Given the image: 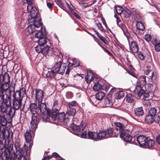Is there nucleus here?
<instances>
[{
    "label": "nucleus",
    "mask_w": 160,
    "mask_h": 160,
    "mask_svg": "<svg viewBox=\"0 0 160 160\" xmlns=\"http://www.w3.org/2000/svg\"><path fill=\"white\" fill-rule=\"evenodd\" d=\"M28 5L27 6V9L28 12L30 13L28 20L38 21L41 22L40 15L38 13V12L36 8L32 7V0H26Z\"/></svg>",
    "instance_id": "obj_1"
},
{
    "label": "nucleus",
    "mask_w": 160,
    "mask_h": 160,
    "mask_svg": "<svg viewBox=\"0 0 160 160\" xmlns=\"http://www.w3.org/2000/svg\"><path fill=\"white\" fill-rule=\"evenodd\" d=\"M112 124L116 127L117 130L119 131L120 137L122 139L127 136V134H129V131L127 129H125V128L127 125V122H114Z\"/></svg>",
    "instance_id": "obj_2"
},
{
    "label": "nucleus",
    "mask_w": 160,
    "mask_h": 160,
    "mask_svg": "<svg viewBox=\"0 0 160 160\" xmlns=\"http://www.w3.org/2000/svg\"><path fill=\"white\" fill-rule=\"evenodd\" d=\"M42 47H39L37 48L36 52L38 53H41L46 57L52 56L53 54L56 55L54 51L55 48L53 49L49 47L48 46L42 48Z\"/></svg>",
    "instance_id": "obj_3"
},
{
    "label": "nucleus",
    "mask_w": 160,
    "mask_h": 160,
    "mask_svg": "<svg viewBox=\"0 0 160 160\" xmlns=\"http://www.w3.org/2000/svg\"><path fill=\"white\" fill-rule=\"evenodd\" d=\"M28 22L30 23L27 28V30L29 33H32L35 31H38L37 28L41 27L42 25L41 22L28 20Z\"/></svg>",
    "instance_id": "obj_4"
},
{
    "label": "nucleus",
    "mask_w": 160,
    "mask_h": 160,
    "mask_svg": "<svg viewBox=\"0 0 160 160\" xmlns=\"http://www.w3.org/2000/svg\"><path fill=\"white\" fill-rule=\"evenodd\" d=\"M58 62H56L54 66V68L56 72L59 74L62 75L65 72L67 64L66 63H62V60L60 58Z\"/></svg>",
    "instance_id": "obj_5"
},
{
    "label": "nucleus",
    "mask_w": 160,
    "mask_h": 160,
    "mask_svg": "<svg viewBox=\"0 0 160 160\" xmlns=\"http://www.w3.org/2000/svg\"><path fill=\"white\" fill-rule=\"evenodd\" d=\"M10 153L7 150H5L0 155L2 160H16L17 156L15 153H12L10 158Z\"/></svg>",
    "instance_id": "obj_6"
},
{
    "label": "nucleus",
    "mask_w": 160,
    "mask_h": 160,
    "mask_svg": "<svg viewBox=\"0 0 160 160\" xmlns=\"http://www.w3.org/2000/svg\"><path fill=\"white\" fill-rule=\"evenodd\" d=\"M115 129L114 131L113 129L111 128H107L106 131H105L106 132V138L110 137H117L119 134V132L117 130L115 126Z\"/></svg>",
    "instance_id": "obj_7"
},
{
    "label": "nucleus",
    "mask_w": 160,
    "mask_h": 160,
    "mask_svg": "<svg viewBox=\"0 0 160 160\" xmlns=\"http://www.w3.org/2000/svg\"><path fill=\"white\" fill-rule=\"evenodd\" d=\"M58 121L66 125L69 123V119L64 112L58 113L57 121Z\"/></svg>",
    "instance_id": "obj_8"
},
{
    "label": "nucleus",
    "mask_w": 160,
    "mask_h": 160,
    "mask_svg": "<svg viewBox=\"0 0 160 160\" xmlns=\"http://www.w3.org/2000/svg\"><path fill=\"white\" fill-rule=\"evenodd\" d=\"M33 94L39 103L42 101L44 96V92L40 89H34L33 90Z\"/></svg>",
    "instance_id": "obj_9"
},
{
    "label": "nucleus",
    "mask_w": 160,
    "mask_h": 160,
    "mask_svg": "<svg viewBox=\"0 0 160 160\" xmlns=\"http://www.w3.org/2000/svg\"><path fill=\"white\" fill-rule=\"evenodd\" d=\"M13 99H12V105L13 107L16 110H18L20 107L21 105L22 99L16 97L13 95H12Z\"/></svg>",
    "instance_id": "obj_10"
},
{
    "label": "nucleus",
    "mask_w": 160,
    "mask_h": 160,
    "mask_svg": "<svg viewBox=\"0 0 160 160\" xmlns=\"http://www.w3.org/2000/svg\"><path fill=\"white\" fill-rule=\"evenodd\" d=\"M37 121V118L34 115H33L32 117V119L30 122L31 132H34L37 128V126L38 124Z\"/></svg>",
    "instance_id": "obj_11"
},
{
    "label": "nucleus",
    "mask_w": 160,
    "mask_h": 160,
    "mask_svg": "<svg viewBox=\"0 0 160 160\" xmlns=\"http://www.w3.org/2000/svg\"><path fill=\"white\" fill-rule=\"evenodd\" d=\"M21 152H19V155L18 154V160H26L25 156L27 153L28 150V146L24 144L23 148H21Z\"/></svg>",
    "instance_id": "obj_12"
},
{
    "label": "nucleus",
    "mask_w": 160,
    "mask_h": 160,
    "mask_svg": "<svg viewBox=\"0 0 160 160\" xmlns=\"http://www.w3.org/2000/svg\"><path fill=\"white\" fill-rule=\"evenodd\" d=\"M56 72L55 71L54 67L52 69L49 68L47 70L44 71L43 74L44 77L50 78L53 77L55 76Z\"/></svg>",
    "instance_id": "obj_13"
},
{
    "label": "nucleus",
    "mask_w": 160,
    "mask_h": 160,
    "mask_svg": "<svg viewBox=\"0 0 160 160\" xmlns=\"http://www.w3.org/2000/svg\"><path fill=\"white\" fill-rule=\"evenodd\" d=\"M85 127V125L83 122H81L80 125H77L76 124L72 123L71 125V127L74 131L78 132H80L83 130Z\"/></svg>",
    "instance_id": "obj_14"
},
{
    "label": "nucleus",
    "mask_w": 160,
    "mask_h": 160,
    "mask_svg": "<svg viewBox=\"0 0 160 160\" xmlns=\"http://www.w3.org/2000/svg\"><path fill=\"white\" fill-rule=\"evenodd\" d=\"M26 94V90L24 88H22L19 90H17L14 92L13 95L22 99L24 95Z\"/></svg>",
    "instance_id": "obj_15"
},
{
    "label": "nucleus",
    "mask_w": 160,
    "mask_h": 160,
    "mask_svg": "<svg viewBox=\"0 0 160 160\" xmlns=\"http://www.w3.org/2000/svg\"><path fill=\"white\" fill-rule=\"evenodd\" d=\"M47 38L44 37H42L41 38H40L38 41V45L37 46L35 47V50L36 51H37V49L38 47H42V48H44V47L46 46L47 42Z\"/></svg>",
    "instance_id": "obj_16"
},
{
    "label": "nucleus",
    "mask_w": 160,
    "mask_h": 160,
    "mask_svg": "<svg viewBox=\"0 0 160 160\" xmlns=\"http://www.w3.org/2000/svg\"><path fill=\"white\" fill-rule=\"evenodd\" d=\"M135 98L133 95L130 94H127L125 100L127 102L130 103L133 106L135 103Z\"/></svg>",
    "instance_id": "obj_17"
},
{
    "label": "nucleus",
    "mask_w": 160,
    "mask_h": 160,
    "mask_svg": "<svg viewBox=\"0 0 160 160\" xmlns=\"http://www.w3.org/2000/svg\"><path fill=\"white\" fill-rule=\"evenodd\" d=\"M36 31L37 32L35 34V37L38 38H39V39L43 37V36L47 34L45 28H43L42 27L41 28L40 30H38Z\"/></svg>",
    "instance_id": "obj_18"
},
{
    "label": "nucleus",
    "mask_w": 160,
    "mask_h": 160,
    "mask_svg": "<svg viewBox=\"0 0 160 160\" xmlns=\"http://www.w3.org/2000/svg\"><path fill=\"white\" fill-rule=\"evenodd\" d=\"M39 104L37 105L35 103H31L30 106V111L33 115L35 114L39 110Z\"/></svg>",
    "instance_id": "obj_19"
},
{
    "label": "nucleus",
    "mask_w": 160,
    "mask_h": 160,
    "mask_svg": "<svg viewBox=\"0 0 160 160\" xmlns=\"http://www.w3.org/2000/svg\"><path fill=\"white\" fill-rule=\"evenodd\" d=\"M130 50L133 53H137L138 51V47L137 43L134 42H132L129 44Z\"/></svg>",
    "instance_id": "obj_20"
},
{
    "label": "nucleus",
    "mask_w": 160,
    "mask_h": 160,
    "mask_svg": "<svg viewBox=\"0 0 160 160\" xmlns=\"http://www.w3.org/2000/svg\"><path fill=\"white\" fill-rule=\"evenodd\" d=\"M147 137L143 135H140L137 138V140L138 144L141 146H144L145 144Z\"/></svg>",
    "instance_id": "obj_21"
},
{
    "label": "nucleus",
    "mask_w": 160,
    "mask_h": 160,
    "mask_svg": "<svg viewBox=\"0 0 160 160\" xmlns=\"http://www.w3.org/2000/svg\"><path fill=\"white\" fill-rule=\"evenodd\" d=\"M9 86L8 83H5L4 84H2L1 85V88L2 90V93L5 94L6 93L5 92H8V94H10V90H9Z\"/></svg>",
    "instance_id": "obj_22"
},
{
    "label": "nucleus",
    "mask_w": 160,
    "mask_h": 160,
    "mask_svg": "<svg viewBox=\"0 0 160 160\" xmlns=\"http://www.w3.org/2000/svg\"><path fill=\"white\" fill-rule=\"evenodd\" d=\"M134 111L135 115L138 117H140L143 115L144 111L142 107L134 108Z\"/></svg>",
    "instance_id": "obj_23"
},
{
    "label": "nucleus",
    "mask_w": 160,
    "mask_h": 160,
    "mask_svg": "<svg viewBox=\"0 0 160 160\" xmlns=\"http://www.w3.org/2000/svg\"><path fill=\"white\" fill-rule=\"evenodd\" d=\"M154 145V142L148 137H147V140L145 142V144L144 146L146 148H150L153 147Z\"/></svg>",
    "instance_id": "obj_24"
},
{
    "label": "nucleus",
    "mask_w": 160,
    "mask_h": 160,
    "mask_svg": "<svg viewBox=\"0 0 160 160\" xmlns=\"http://www.w3.org/2000/svg\"><path fill=\"white\" fill-rule=\"evenodd\" d=\"M97 134L98 132L89 131L88 132V138L93 140H97V138H98Z\"/></svg>",
    "instance_id": "obj_25"
},
{
    "label": "nucleus",
    "mask_w": 160,
    "mask_h": 160,
    "mask_svg": "<svg viewBox=\"0 0 160 160\" xmlns=\"http://www.w3.org/2000/svg\"><path fill=\"white\" fill-rule=\"evenodd\" d=\"M135 91L137 93L139 97H141L145 92V90L142 89V88L140 85L136 86L135 89Z\"/></svg>",
    "instance_id": "obj_26"
},
{
    "label": "nucleus",
    "mask_w": 160,
    "mask_h": 160,
    "mask_svg": "<svg viewBox=\"0 0 160 160\" xmlns=\"http://www.w3.org/2000/svg\"><path fill=\"white\" fill-rule=\"evenodd\" d=\"M58 112V110L57 109H55L52 110V114L50 116V117L53 121H57Z\"/></svg>",
    "instance_id": "obj_27"
},
{
    "label": "nucleus",
    "mask_w": 160,
    "mask_h": 160,
    "mask_svg": "<svg viewBox=\"0 0 160 160\" xmlns=\"http://www.w3.org/2000/svg\"><path fill=\"white\" fill-rule=\"evenodd\" d=\"M5 150H8V151L11 153V151L12 150L13 147V144L11 142H9L8 140H6L5 144Z\"/></svg>",
    "instance_id": "obj_28"
},
{
    "label": "nucleus",
    "mask_w": 160,
    "mask_h": 160,
    "mask_svg": "<svg viewBox=\"0 0 160 160\" xmlns=\"http://www.w3.org/2000/svg\"><path fill=\"white\" fill-rule=\"evenodd\" d=\"M103 102L106 107H111L112 106V102L110 98H108L106 97L104 99Z\"/></svg>",
    "instance_id": "obj_29"
},
{
    "label": "nucleus",
    "mask_w": 160,
    "mask_h": 160,
    "mask_svg": "<svg viewBox=\"0 0 160 160\" xmlns=\"http://www.w3.org/2000/svg\"><path fill=\"white\" fill-rule=\"evenodd\" d=\"M4 113H7V108L2 100H0V115H3Z\"/></svg>",
    "instance_id": "obj_30"
},
{
    "label": "nucleus",
    "mask_w": 160,
    "mask_h": 160,
    "mask_svg": "<svg viewBox=\"0 0 160 160\" xmlns=\"http://www.w3.org/2000/svg\"><path fill=\"white\" fill-rule=\"evenodd\" d=\"M39 110L42 113H44L46 112H48V111L46 109V105L45 103H41L40 104H39Z\"/></svg>",
    "instance_id": "obj_31"
},
{
    "label": "nucleus",
    "mask_w": 160,
    "mask_h": 160,
    "mask_svg": "<svg viewBox=\"0 0 160 160\" xmlns=\"http://www.w3.org/2000/svg\"><path fill=\"white\" fill-rule=\"evenodd\" d=\"M5 114L0 115V124L5 126L7 124V119L5 117Z\"/></svg>",
    "instance_id": "obj_32"
},
{
    "label": "nucleus",
    "mask_w": 160,
    "mask_h": 160,
    "mask_svg": "<svg viewBox=\"0 0 160 160\" xmlns=\"http://www.w3.org/2000/svg\"><path fill=\"white\" fill-rule=\"evenodd\" d=\"M21 143L18 140H17L15 142L14 147L15 148L16 153L19 155V152H21Z\"/></svg>",
    "instance_id": "obj_33"
},
{
    "label": "nucleus",
    "mask_w": 160,
    "mask_h": 160,
    "mask_svg": "<svg viewBox=\"0 0 160 160\" xmlns=\"http://www.w3.org/2000/svg\"><path fill=\"white\" fill-rule=\"evenodd\" d=\"M150 68V67L149 68V66L147 67L148 69L146 70V73L147 75H148L151 73V75L149 77H151V78L152 80H153L155 79V77L154 76L153 72L152 71Z\"/></svg>",
    "instance_id": "obj_34"
},
{
    "label": "nucleus",
    "mask_w": 160,
    "mask_h": 160,
    "mask_svg": "<svg viewBox=\"0 0 160 160\" xmlns=\"http://www.w3.org/2000/svg\"><path fill=\"white\" fill-rule=\"evenodd\" d=\"M106 132L105 131H102L98 133V138L97 140H99L104 138H107L106 136Z\"/></svg>",
    "instance_id": "obj_35"
},
{
    "label": "nucleus",
    "mask_w": 160,
    "mask_h": 160,
    "mask_svg": "<svg viewBox=\"0 0 160 160\" xmlns=\"http://www.w3.org/2000/svg\"><path fill=\"white\" fill-rule=\"evenodd\" d=\"M24 137L27 143H29L32 140V137L30 132L27 131L25 133Z\"/></svg>",
    "instance_id": "obj_36"
},
{
    "label": "nucleus",
    "mask_w": 160,
    "mask_h": 160,
    "mask_svg": "<svg viewBox=\"0 0 160 160\" xmlns=\"http://www.w3.org/2000/svg\"><path fill=\"white\" fill-rule=\"evenodd\" d=\"M138 82L142 85H145L146 83V77L144 76H141L138 79Z\"/></svg>",
    "instance_id": "obj_37"
},
{
    "label": "nucleus",
    "mask_w": 160,
    "mask_h": 160,
    "mask_svg": "<svg viewBox=\"0 0 160 160\" xmlns=\"http://www.w3.org/2000/svg\"><path fill=\"white\" fill-rule=\"evenodd\" d=\"M119 27H120L123 32L124 34L126 36L128 37L129 33L127 32V29L125 25L122 24V25H119Z\"/></svg>",
    "instance_id": "obj_38"
},
{
    "label": "nucleus",
    "mask_w": 160,
    "mask_h": 160,
    "mask_svg": "<svg viewBox=\"0 0 160 160\" xmlns=\"http://www.w3.org/2000/svg\"><path fill=\"white\" fill-rule=\"evenodd\" d=\"M2 81L4 83H7L10 82V77L8 74L6 72L2 75Z\"/></svg>",
    "instance_id": "obj_39"
},
{
    "label": "nucleus",
    "mask_w": 160,
    "mask_h": 160,
    "mask_svg": "<svg viewBox=\"0 0 160 160\" xmlns=\"http://www.w3.org/2000/svg\"><path fill=\"white\" fill-rule=\"evenodd\" d=\"M76 112V109L74 108H68L67 114L69 116H73Z\"/></svg>",
    "instance_id": "obj_40"
},
{
    "label": "nucleus",
    "mask_w": 160,
    "mask_h": 160,
    "mask_svg": "<svg viewBox=\"0 0 160 160\" xmlns=\"http://www.w3.org/2000/svg\"><path fill=\"white\" fill-rule=\"evenodd\" d=\"M105 96V94L102 92H99L95 95V97L98 100H101Z\"/></svg>",
    "instance_id": "obj_41"
},
{
    "label": "nucleus",
    "mask_w": 160,
    "mask_h": 160,
    "mask_svg": "<svg viewBox=\"0 0 160 160\" xmlns=\"http://www.w3.org/2000/svg\"><path fill=\"white\" fill-rule=\"evenodd\" d=\"M102 86L99 82H97L95 84L93 87V90L95 91H98L102 89Z\"/></svg>",
    "instance_id": "obj_42"
},
{
    "label": "nucleus",
    "mask_w": 160,
    "mask_h": 160,
    "mask_svg": "<svg viewBox=\"0 0 160 160\" xmlns=\"http://www.w3.org/2000/svg\"><path fill=\"white\" fill-rule=\"evenodd\" d=\"M136 26L137 28L139 30L143 31L145 29L144 25L140 22H137Z\"/></svg>",
    "instance_id": "obj_43"
},
{
    "label": "nucleus",
    "mask_w": 160,
    "mask_h": 160,
    "mask_svg": "<svg viewBox=\"0 0 160 160\" xmlns=\"http://www.w3.org/2000/svg\"><path fill=\"white\" fill-rule=\"evenodd\" d=\"M154 117L150 115H148L146 116L145 118L146 122L147 123H150L152 122L154 120Z\"/></svg>",
    "instance_id": "obj_44"
},
{
    "label": "nucleus",
    "mask_w": 160,
    "mask_h": 160,
    "mask_svg": "<svg viewBox=\"0 0 160 160\" xmlns=\"http://www.w3.org/2000/svg\"><path fill=\"white\" fill-rule=\"evenodd\" d=\"M89 101L93 105H95L98 103V101L97 100L95 96H92L90 98Z\"/></svg>",
    "instance_id": "obj_45"
},
{
    "label": "nucleus",
    "mask_w": 160,
    "mask_h": 160,
    "mask_svg": "<svg viewBox=\"0 0 160 160\" xmlns=\"http://www.w3.org/2000/svg\"><path fill=\"white\" fill-rule=\"evenodd\" d=\"M157 113L156 109L154 108H151L148 111L149 115L155 117Z\"/></svg>",
    "instance_id": "obj_46"
},
{
    "label": "nucleus",
    "mask_w": 160,
    "mask_h": 160,
    "mask_svg": "<svg viewBox=\"0 0 160 160\" xmlns=\"http://www.w3.org/2000/svg\"><path fill=\"white\" fill-rule=\"evenodd\" d=\"M125 95V93L123 91L118 92L115 94L116 97L117 99H120L123 98Z\"/></svg>",
    "instance_id": "obj_47"
},
{
    "label": "nucleus",
    "mask_w": 160,
    "mask_h": 160,
    "mask_svg": "<svg viewBox=\"0 0 160 160\" xmlns=\"http://www.w3.org/2000/svg\"><path fill=\"white\" fill-rule=\"evenodd\" d=\"M77 102L75 101H73L71 102H68L67 104L68 108H74L76 106Z\"/></svg>",
    "instance_id": "obj_48"
},
{
    "label": "nucleus",
    "mask_w": 160,
    "mask_h": 160,
    "mask_svg": "<svg viewBox=\"0 0 160 160\" xmlns=\"http://www.w3.org/2000/svg\"><path fill=\"white\" fill-rule=\"evenodd\" d=\"M87 72V75L86 77V79H89V80L90 81L89 82V83H90L91 81L92 80V78L93 74L92 73H91V71H88Z\"/></svg>",
    "instance_id": "obj_49"
},
{
    "label": "nucleus",
    "mask_w": 160,
    "mask_h": 160,
    "mask_svg": "<svg viewBox=\"0 0 160 160\" xmlns=\"http://www.w3.org/2000/svg\"><path fill=\"white\" fill-rule=\"evenodd\" d=\"M132 138V137L129 134H127V136H126L124 138H122V140L126 142H129L131 141Z\"/></svg>",
    "instance_id": "obj_50"
},
{
    "label": "nucleus",
    "mask_w": 160,
    "mask_h": 160,
    "mask_svg": "<svg viewBox=\"0 0 160 160\" xmlns=\"http://www.w3.org/2000/svg\"><path fill=\"white\" fill-rule=\"evenodd\" d=\"M52 156L55 157L57 160H65L62 158L56 152L52 153Z\"/></svg>",
    "instance_id": "obj_51"
},
{
    "label": "nucleus",
    "mask_w": 160,
    "mask_h": 160,
    "mask_svg": "<svg viewBox=\"0 0 160 160\" xmlns=\"http://www.w3.org/2000/svg\"><path fill=\"white\" fill-rule=\"evenodd\" d=\"M144 38L148 42H149L150 41L151 42L152 40V38L151 36L148 34L145 35Z\"/></svg>",
    "instance_id": "obj_52"
},
{
    "label": "nucleus",
    "mask_w": 160,
    "mask_h": 160,
    "mask_svg": "<svg viewBox=\"0 0 160 160\" xmlns=\"http://www.w3.org/2000/svg\"><path fill=\"white\" fill-rule=\"evenodd\" d=\"M15 111L13 110L12 108H11L9 111V112L7 113H6L9 116H10L12 117L14 115Z\"/></svg>",
    "instance_id": "obj_53"
},
{
    "label": "nucleus",
    "mask_w": 160,
    "mask_h": 160,
    "mask_svg": "<svg viewBox=\"0 0 160 160\" xmlns=\"http://www.w3.org/2000/svg\"><path fill=\"white\" fill-rule=\"evenodd\" d=\"M116 11L117 13L119 15L123 11V8L120 7H118L116 8Z\"/></svg>",
    "instance_id": "obj_54"
},
{
    "label": "nucleus",
    "mask_w": 160,
    "mask_h": 160,
    "mask_svg": "<svg viewBox=\"0 0 160 160\" xmlns=\"http://www.w3.org/2000/svg\"><path fill=\"white\" fill-rule=\"evenodd\" d=\"M66 96L67 98L70 99L73 97V93L71 92H68L66 93Z\"/></svg>",
    "instance_id": "obj_55"
},
{
    "label": "nucleus",
    "mask_w": 160,
    "mask_h": 160,
    "mask_svg": "<svg viewBox=\"0 0 160 160\" xmlns=\"http://www.w3.org/2000/svg\"><path fill=\"white\" fill-rule=\"evenodd\" d=\"M99 38L100 40L102 41L103 43H104L105 44L107 45L108 42L106 39L103 37L102 36H101Z\"/></svg>",
    "instance_id": "obj_56"
},
{
    "label": "nucleus",
    "mask_w": 160,
    "mask_h": 160,
    "mask_svg": "<svg viewBox=\"0 0 160 160\" xmlns=\"http://www.w3.org/2000/svg\"><path fill=\"white\" fill-rule=\"evenodd\" d=\"M151 42L154 45L160 43L159 41H158L156 38H153L152 39V38Z\"/></svg>",
    "instance_id": "obj_57"
},
{
    "label": "nucleus",
    "mask_w": 160,
    "mask_h": 160,
    "mask_svg": "<svg viewBox=\"0 0 160 160\" xmlns=\"http://www.w3.org/2000/svg\"><path fill=\"white\" fill-rule=\"evenodd\" d=\"M81 6L84 8H85L87 7H88L91 6L89 2L87 3H81Z\"/></svg>",
    "instance_id": "obj_58"
},
{
    "label": "nucleus",
    "mask_w": 160,
    "mask_h": 160,
    "mask_svg": "<svg viewBox=\"0 0 160 160\" xmlns=\"http://www.w3.org/2000/svg\"><path fill=\"white\" fill-rule=\"evenodd\" d=\"M66 2L68 8L70 11H72L74 10V8L72 5L71 4L70 5H69V4H68Z\"/></svg>",
    "instance_id": "obj_59"
},
{
    "label": "nucleus",
    "mask_w": 160,
    "mask_h": 160,
    "mask_svg": "<svg viewBox=\"0 0 160 160\" xmlns=\"http://www.w3.org/2000/svg\"><path fill=\"white\" fill-rule=\"evenodd\" d=\"M154 46L155 50L158 52H159L160 51V43L156 44Z\"/></svg>",
    "instance_id": "obj_60"
},
{
    "label": "nucleus",
    "mask_w": 160,
    "mask_h": 160,
    "mask_svg": "<svg viewBox=\"0 0 160 160\" xmlns=\"http://www.w3.org/2000/svg\"><path fill=\"white\" fill-rule=\"evenodd\" d=\"M76 65V66H79L80 65V63L79 62H78V64H77V63H69L68 64V68H71V67L73 65Z\"/></svg>",
    "instance_id": "obj_61"
},
{
    "label": "nucleus",
    "mask_w": 160,
    "mask_h": 160,
    "mask_svg": "<svg viewBox=\"0 0 160 160\" xmlns=\"http://www.w3.org/2000/svg\"><path fill=\"white\" fill-rule=\"evenodd\" d=\"M53 3L52 2H47V5L48 7L51 10L53 6Z\"/></svg>",
    "instance_id": "obj_62"
},
{
    "label": "nucleus",
    "mask_w": 160,
    "mask_h": 160,
    "mask_svg": "<svg viewBox=\"0 0 160 160\" xmlns=\"http://www.w3.org/2000/svg\"><path fill=\"white\" fill-rule=\"evenodd\" d=\"M138 57L141 60H143L144 59V56L141 52H139L138 54Z\"/></svg>",
    "instance_id": "obj_63"
},
{
    "label": "nucleus",
    "mask_w": 160,
    "mask_h": 160,
    "mask_svg": "<svg viewBox=\"0 0 160 160\" xmlns=\"http://www.w3.org/2000/svg\"><path fill=\"white\" fill-rule=\"evenodd\" d=\"M155 121L156 123H158L159 124V125L160 126V116H158L157 117H156L155 118Z\"/></svg>",
    "instance_id": "obj_64"
}]
</instances>
